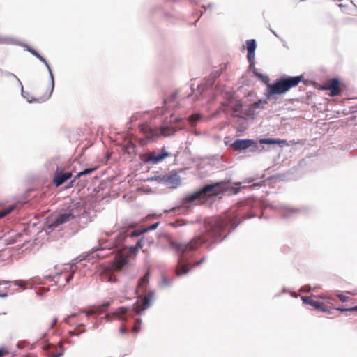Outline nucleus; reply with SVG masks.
Segmentation results:
<instances>
[{
    "mask_svg": "<svg viewBox=\"0 0 357 357\" xmlns=\"http://www.w3.org/2000/svg\"><path fill=\"white\" fill-rule=\"evenodd\" d=\"M139 130L145 135L148 139H154L160 135L169 137L174 134L176 130L173 126H162L160 130L153 129L149 125L142 124L139 126Z\"/></svg>",
    "mask_w": 357,
    "mask_h": 357,
    "instance_id": "nucleus-4",
    "label": "nucleus"
},
{
    "mask_svg": "<svg viewBox=\"0 0 357 357\" xmlns=\"http://www.w3.org/2000/svg\"><path fill=\"white\" fill-rule=\"evenodd\" d=\"M325 90H328L331 91L330 95L331 96H337L340 95L342 92V89L340 86V82L337 79H331L328 80L323 87Z\"/></svg>",
    "mask_w": 357,
    "mask_h": 357,
    "instance_id": "nucleus-7",
    "label": "nucleus"
},
{
    "mask_svg": "<svg viewBox=\"0 0 357 357\" xmlns=\"http://www.w3.org/2000/svg\"><path fill=\"white\" fill-rule=\"evenodd\" d=\"M75 215L69 211L59 215L52 223L54 227H58L74 219Z\"/></svg>",
    "mask_w": 357,
    "mask_h": 357,
    "instance_id": "nucleus-11",
    "label": "nucleus"
},
{
    "mask_svg": "<svg viewBox=\"0 0 357 357\" xmlns=\"http://www.w3.org/2000/svg\"><path fill=\"white\" fill-rule=\"evenodd\" d=\"M222 70H223V68H222L220 72H219V71H217V72L215 73V77H218V76H220V75L222 73Z\"/></svg>",
    "mask_w": 357,
    "mask_h": 357,
    "instance_id": "nucleus-42",
    "label": "nucleus"
},
{
    "mask_svg": "<svg viewBox=\"0 0 357 357\" xmlns=\"http://www.w3.org/2000/svg\"><path fill=\"white\" fill-rule=\"evenodd\" d=\"M31 52L34 56H36L37 58H38L41 61H43L46 65V66L48 68L49 70L51 72L50 67L49 66L47 62L46 61V60L40 54H39L38 52H36L34 50L31 51Z\"/></svg>",
    "mask_w": 357,
    "mask_h": 357,
    "instance_id": "nucleus-24",
    "label": "nucleus"
},
{
    "mask_svg": "<svg viewBox=\"0 0 357 357\" xmlns=\"http://www.w3.org/2000/svg\"><path fill=\"white\" fill-rule=\"evenodd\" d=\"M278 144L281 146H282L283 145L289 146L290 144H296V142H295V140H292V141H290L289 142H287L286 140H275L273 139H269V144Z\"/></svg>",
    "mask_w": 357,
    "mask_h": 357,
    "instance_id": "nucleus-21",
    "label": "nucleus"
},
{
    "mask_svg": "<svg viewBox=\"0 0 357 357\" xmlns=\"http://www.w3.org/2000/svg\"><path fill=\"white\" fill-rule=\"evenodd\" d=\"M142 240L140 239L139 240L135 245L134 247H132L131 248V250H138L139 249L142 248Z\"/></svg>",
    "mask_w": 357,
    "mask_h": 357,
    "instance_id": "nucleus-27",
    "label": "nucleus"
},
{
    "mask_svg": "<svg viewBox=\"0 0 357 357\" xmlns=\"http://www.w3.org/2000/svg\"><path fill=\"white\" fill-rule=\"evenodd\" d=\"M252 146H256V143L252 139H237L231 144V148L234 151H241Z\"/></svg>",
    "mask_w": 357,
    "mask_h": 357,
    "instance_id": "nucleus-9",
    "label": "nucleus"
},
{
    "mask_svg": "<svg viewBox=\"0 0 357 357\" xmlns=\"http://www.w3.org/2000/svg\"><path fill=\"white\" fill-rule=\"evenodd\" d=\"M200 118L201 116L199 114H195L189 117V121L191 123L192 125H193L197 121H198L200 119Z\"/></svg>",
    "mask_w": 357,
    "mask_h": 357,
    "instance_id": "nucleus-25",
    "label": "nucleus"
},
{
    "mask_svg": "<svg viewBox=\"0 0 357 357\" xmlns=\"http://www.w3.org/2000/svg\"><path fill=\"white\" fill-rule=\"evenodd\" d=\"M302 300L304 303L310 305L314 307L315 309L319 310L322 312H329V310L328 309L327 304L325 303H321L319 301H314L311 299L310 297H303Z\"/></svg>",
    "mask_w": 357,
    "mask_h": 357,
    "instance_id": "nucleus-12",
    "label": "nucleus"
},
{
    "mask_svg": "<svg viewBox=\"0 0 357 357\" xmlns=\"http://www.w3.org/2000/svg\"><path fill=\"white\" fill-rule=\"evenodd\" d=\"M50 94H47L45 96L38 98V100H40V102L45 101L46 100H47L50 98Z\"/></svg>",
    "mask_w": 357,
    "mask_h": 357,
    "instance_id": "nucleus-39",
    "label": "nucleus"
},
{
    "mask_svg": "<svg viewBox=\"0 0 357 357\" xmlns=\"http://www.w3.org/2000/svg\"><path fill=\"white\" fill-rule=\"evenodd\" d=\"M170 155L171 153L167 152L165 148L163 147L160 153H157L155 151H150L144 153L142 155V160L146 163L158 164Z\"/></svg>",
    "mask_w": 357,
    "mask_h": 357,
    "instance_id": "nucleus-5",
    "label": "nucleus"
},
{
    "mask_svg": "<svg viewBox=\"0 0 357 357\" xmlns=\"http://www.w3.org/2000/svg\"><path fill=\"white\" fill-rule=\"evenodd\" d=\"M165 183L172 188H177L181 183V178L177 173H169L164 176Z\"/></svg>",
    "mask_w": 357,
    "mask_h": 357,
    "instance_id": "nucleus-10",
    "label": "nucleus"
},
{
    "mask_svg": "<svg viewBox=\"0 0 357 357\" xmlns=\"http://www.w3.org/2000/svg\"><path fill=\"white\" fill-rule=\"evenodd\" d=\"M103 251H104L103 250H98L96 256L98 257H105L106 255H104L102 253V252H103Z\"/></svg>",
    "mask_w": 357,
    "mask_h": 357,
    "instance_id": "nucleus-38",
    "label": "nucleus"
},
{
    "mask_svg": "<svg viewBox=\"0 0 357 357\" xmlns=\"http://www.w3.org/2000/svg\"><path fill=\"white\" fill-rule=\"evenodd\" d=\"M206 260V258L205 257H203L202 259H201L199 261H197L196 262H195L192 265L193 267H195V266H199L202 263H203L204 261Z\"/></svg>",
    "mask_w": 357,
    "mask_h": 357,
    "instance_id": "nucleus-33",
    "label": "nucleus"
},
{
    "mask_svg": "<svg viewBox=\"0 0 357 357\" xmlns=\"http://www.w3.org/2000/svg\"><path fill=\"white\" fill-rule=\"evenodd\" d=\"M13 210V208H10L8 209H3L0 211V218L6 216V215L9 214Z\"/></svg>",
    "mask_w": 357,
    "mask_h": 357,
    "instance_id": "nucleus-26",
    "label": "nucleus"
},
{
    "mask_svg": "<svg viewBox=\"0 0 357 357\" xmlns=\"http://www.w3.org/2000/svg\"><path fill=\"white\" fill-rule=\"evenodd\" d=\"M73 276V273H71L69 274L65 273L64 274L65 283H68L72 279Z\"/></svg>",
    "mask_w": 357,
    "mask_h": 357,
    "instance_id": "nucleus-31",
    "label": "nucleus"
},
{
    "mask_svg": "<svg viewBox=\"0 0 357 357\" xmlns=\"http://www.w3.org/2000/svg\"><path fill=\"white\" fill-rule=\"evenodd\" d=\"M109 305H110L109 302H106L104 304H102L101 306L99 307L98 312L99 313L102 312L105 310V309H106L107 307H108L109 306Z\"/></svg>",
    "mask_w": 357,
    "mask_h": 357,
    "instance_id": "nucleus-28",
    "label": "nucleus"
},
{
    "mask_svg": "<svg viewBox=\"0 0 357 357\" xmlns=\"http://www.w3.org/2000/svg\"><path fill=\"white\" fill-rule=\"evenodd\" d=\"M189 272V268H188V266L183 264L182 261L180 260L178 262V265L176 269V273L178 276H181L184 274H187Z\"/></svg>",
    "mask_w": 357,
    "mask_h": 357,
    "instance_id": "nucleus-19",
    "label": "nucleus"
},
{
    "mask_svg": "<svg viewBox=\"0 0 357 357\" xmlns=\"http://www.w3.org/2000/svg\"><path fill=\"white\" fill-rule=\"evenodd\" d=\"M6 354H7V351L3 349H0V357H3Z\"/></svg>",
    "mask_w": 357,
    "mask_h": 357,
    "instance_id": "nucleus-41",
    "label": "nucleus"
},
{
    "mask_svg": "<svg viewBox=\"0 0 357 357\" xmlns=\"http://www.w3.org/2000/svg\"><path fill=\"white\" fill-rule=\"evenodd\" d=\"M15 284L17 286L26 288V285L27 284V282L22 281V280H16Z\"/></svg>",
    "mask_w": 357,
    "mask_h": 357,
    "instance_id": "nucleus-32",
    "label": "nucleus"
},
{
    "mask_svg": "<svg viewBox=\"0 0 357 357\" xmlns=\"http://www.w3.org/2000/svg\"><path fill=\"white\" fill-rule=\"evenodd\" d=\"M265 103H266V102L259 101L257 102L254 103L253 105H252V107L255 108H255H259L261 104H265Z\"/></svg>",
    "mask_w": 357,
    "mask_h": 357,
    "instance_id": "nucleus-37",
    "label": "nucleus"
},
{
    "mask_svg": "<svg viewBox=\"0 0 357 357\" xmlns=\"http://www.w3.org/2000/svg\"><path fill=\"white\" fill-rule=\"evenodd\" d=\"M129 310L130 307H121L118 308L115 312L107 314L106 315V319L109 321H112L113 319L126 321L127 317L126 315Z\"/></svg>",
    "mask_w": 357,
    "mask_h": 357,
    "instance_id": "nucleus-8",
    "label": "nucleus"
},
{
    "mask_svg": "<svg viewBox=\"0 0 357 357\" xmlns=\"http://www.w3.org/2000/svg\"><path fill=\"white\" fill-rule=\"evenodd\" d=\"M225 184L222 183H217L213 185H207L197 192L191 194L188 197L190 202L195 201L198 199H204L212 196H217L219 194L226 191Z\"/></svg>",
    "mask_w": 357,
    "mask_h": 357,
    "instance_id": "nucleus-3",
    "label": "nucleus"
},
{
    "mask_svg": "<svg viewBox=\"0 0 357 357\" xmlns=\"http://www.w3.org/2000/svg\"><path fill=\"white\" fill-rule=\"evenodd\" d=\"M63 273H58L56 274V275H54L53 276V280L54 281L56 282V283H58L59 282V278L63 275Z\"/></svg>",
    "mask_w": 357,
    "mask_h": 357,
    "instance_id": "nucleus-34",
    "label": "nucleus"
},
{
    "mask_svg": "<svg viewBox=\"0 0 357 357\" xmlns=\"http://www.w3.org/2000/svg\"><path fill=\"white\" fill-rule=\"evenodd\" d=\"M139 297L140 298V301H138L132 308L137 314L142 313L149 307L151 301L154 297V292L149 291L144 296Z\"/></svg>",
    "mask_w": 357,
    "mask_h": 357,
    "instance_id": "nucleus-6",
    "label": "nucleus"
},
{
    "mask_svg": "<svg viewBox=\"0 0 357 357\" xmlns=\"http://www.w3.org/2000/svg\"><path fill=\"white\" fill-rule=\"evenodd\" d=\"M230 106L232 108V110H233V112H234V116H241V117H243V116L241 115H239L237 113H240L241 112V110L242 109V103L241 101H236L234 102H230Z\"/></svg>",
    "mask_w": 357,
    "mask_h": 357,
    "instance_id": "nucleus-20",
    "label": "nucleus"
},
{
    "mask_svg": "<svg viewBox=\"0 0 357 357\" xmlns=\"http://www.w3.org/2000/svg\"><path fill=\"white\" fill-rule=\"evenodd\" d=\"M94 313V311H90V312H88L87 314L89 315V314H92Z\"/></svg>",
    "mask_w": 357,
    "mask_h": 357,
    "instance_id": "nucleus-44",
    "label": "nucleus"
},
{
    "mask_svg": "<svg viewBox=\"0 0 357 357\" xmlns=\"http://www.w3.org/2000/svg\"><path fill=\"white\" fill-rule=\"evenodd\" d=\"M302 80V75L281 78L273 84H269V96L284 93L290 89L296 86Z\"/></svg>",
    "mask_w": 357,
    "mask_h": 357,
    "instance_id": "nucleus-2",
    "label": "nucleus"
},
{
    "mask_svg": "<svg viewBox=\"0 0 357 357\" xmlns=\"http://www.w3.org/2000/svg\"><path fill=\"white\" fill-rule=\"evenodd\" d=\"M337 302V301L333 299L332 298H327L325 301H323L322 303H325L327 304L328 309L329 310V312H331V309H335L339 311H357V305L354 307H351L350 308H340V307H336V305L334 303Z\"/></svg>",
    "mask_w": 357,
    "mask_h": 357,
    "instance_id": "nucleus-16",
    "label": "nucleus"
},
{
    "mask_svg": "<svg viewBox=\"0 0 357 357\" xmlns=\"http://www.w3.org/2000/svg\"><path fill=\"white\" fill-rule=\"evenodd\" d=\"M158 225H159V222H156L149 227H145L142 229H138V230L134 231L130 234V236L131 237L139 236L145 232H147V231H151V230H154L158 227Z\"/></svg>",
    "mask_w": 357,
    "mask_h": 357,
    "instance_id": "nucleus-18",
    "label": "nucleus"
},
{
    "mask_svg": "<svg viewBox=\"0 0 357 357\" xmlns=\"http://www.w3.org/2000/svg\"><path fill=\"white\" fill-rule=\"evenodd\" d=\"M255 75L261 79L264 83H265L268 86V77L266 76H264L260 73H255Z\"/></svg>",
    "mask_w": 357,
    "mask_h": 357,
    "instance_id": "nucleus-29",
    "label": "nucleus"
},
{
    "mask_svg": "<svg viewBox=\"0 0 357 357\" xmlns=\"http://www.w3.org/2000/svg\"><path fill=\"white\" fill-rule=\"evenodd\" d=\"M183 220H176V222L172 223V225L174 227L181 226V225H183Z\"/></svg>",
    "mask_w": 357,
    "mask_h": 357,
    "instance_id": "nucleus-36",
    "label": "nucleus"
},
{
    "mask_svg": "<svg viewBox=\"0 0 357 357\" xmlns=\"http://www.w3.org/2000/svg\"><path fill=\"white\" fill-rule=\"evenodd\" d=\"M340 300L342 302H346L350 300V298L349 296H347L344 294H340L337 295Z\"/></svg>",
    "mask_w": 357,
    "mask_h": 357,
    "instance_id": "nucleus-30",
    "label": "nucleus"
},
{
    "mask_svg": "<svg viewBox=\"0 0 357 357\" xmlns=\"http://www.w3.org/2000/svg\"><path fill=\"white\" fill-rule=\"evenodd\" d=\"M256 41L254 39L248 40L246 41V48L248 50L247 58L250 63L253 62L255 59V51L256 50Z\"/></svg>",
    "mask_w": 357,
    "mask_h": 357,
    "instance_id": "nucleus-13",
    "label": "nucleus"
},
{
    "mask_svg": "<svg viewBox=\"0 0 357 357\" xmlns=\"http://www.w3.org/2000/svg\"><path fill=\"white\" fill-rule=\"evenodd\" d=\"M119 332L121 334H126L127 333V329L125 326V324H122V326L119 328Z\"/></svg>",
    "mask_w": 357,
    "mask_h": 357,
    "instance_id": "nucleus-35",
    "label": "nucleus"
},
{
    "mask_svg": "<svg viewBox=\"0 0 357 357\" xmlns=\"http://www.w3.org/2000/svg\"><path fill=\"white\" fill-rule=\"evenodd\" d=\"M229 222L230 220L227 218L212 219L206 223V231L204 236L195 237L188 243L171 242L170 245L183 255L195 250L204 243L220 241L222 238L223 232Z\"/></svg>",
    "mask_w": 357,
    "mask_h": 357,
    "instance_id": "nucleus-1",
    "label": "nucleus"
},
{
    "mask_svg": "<svg viewBox=\"0 0 357 357\" xmlns=\"http://www.w3.org/2000/svg\"><path fill=\"white\" fill-rule=\"evenodd\" d=\"M127 264H128V259H127L126 257H124L123 255H117V256H116V257L113 261L112 268L114 271H119Z\"/></svg>",
    "mask_w": 357,
    "mask_h": 357,
    "instance_id": "nucleus-15",
    "label": "nucleus"
},
{
    "mask_svg": "<svg viewBox=\"0 0 357 357\" xmlns=\"http://www.w3.org/2000/svg\"><path fill=\"white\" fill-rule=\"evenodd\" d=\"M72 176L71 172H59L57 173L54 178V183L56 187L62 185L66 181Z\"/></svg>",
    "mask_w": 357,
    "mask_h": 357,
    "instance_id": "nucleus-17",
    "label": "nucleus"
},
{
    "mask_svg": "<svg viewBox=\"0 0 357 357\" xmlns=\"http://www.w3.org/2000/svg\"><path fill=\"white\" fill-rule=\"evenodd\" d=\"M142 324V320L139 318H137L135 320V324L132 327V332L135 333H137L140 331V326Z\"/></svg>",
    "mask_w": 357,
    "mask_h": 357,
    "instance_id": "nucleus-23",
    "label": "nucleus"
},
{
    "mask_svg": "<svg viewBox=\"0 0 357 357\" xmlns=\"http://www.w3.org/2000/svg\"><path fill=\"white\" fill-rule=\"evenodd\" d=\"M261 143L268 144V139H264L261 140Z\"/></svg>",
    "mask_w": 357,
    "mask_h": 357,
    "instance_id": "nucleus-43",
    "label": "nucleus"
},
{
    "mask_svg": "<svg viewBox=\"0 0 357 357\" xmlns=\"http://www.w3.org/2000/svg\"><path fill=\"white\" fill-rule=\"evenodd\" d=\"M57 323V318H54L51 324V328H53Z\"/></svg>",
    "mask_w": 357,
    "mask_h": 357,
    "instance_id": "nucleus-40",
    "label": "nucleus"
},
{
    "mask_svg": "<svg viewBox=\"0 0 357 357\" xmlns=\"http://www.w3.org/2000/svg\"><path fill=\"white\" fill-rule=\"evenodd\" d=\"M149 282V273L147 272L142 278H140L136 288V294H143L146 291Z\"/></svg>",
    "mask_w": 357,
    "mask_h": 357,
    "instance_id": "nucleus-14",
    "label": "nucleus"
},
{
    "mask_svg": "<svg viewBox=\"0 0 357 357\" xmlns=\"http://www.w3.org/2000/svg\"><path fill=\"white\" fill-rule=\"evenodd\" d=\"M96 169V167L85 169L84 170H83V171H82V172H79V173L76 175V176H75V179L79 178H80L81 176H85V175H86V174H91V173L93 172Z\"/></svg>",
    "mask_w": 357,
    "mask_h": 357,
    "instance_id": "nucleus-22",
    "label": "nucleus"
}]
</instances>
